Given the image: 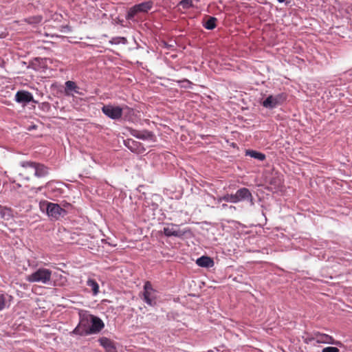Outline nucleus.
Wrapping results in <instances>:
<instances>
[{
  "instance_id": "nucleus-1",
  "label": "nucleus",
  "mask_w": 352,
  "mask_h": 352,
  "mask_svg": "<svg viewBox=\"0 0 352 352\" xmlns=\"http://www.w3.org/2000/svg\"><path fill=\"white\" fill-rule=\"evenodd\" d=\"M48 174V168L45 165L34 162H21L19 176L21 179L29 181L32 177H43Z\"/></svg>"
},
{
  "instance_id": "nucleus-2",
  "label": "nucleus",
  "mask_w": 352,
  "mask_h": 352,
  "mask_svg": "<svg viewBox=\"0 0 352 352\" xmlns=\"http://www.w3.org/2000/svg\"><path fill=\"white\" fill-rule=\"evenodd\" d=\"M52 277V271L46 268H38L32 274L27 276L26 280L30 283L48 284Z\"/></svg>"
},
{
  "instance_id": "nucleus-3",
  "label": "nucleus",
  "mask_w": 352,
  "mask_h": 352,
  "mask_svg": "<svg viewBox=\"0 0 352 352\" xmlns=\"http://www.w3.org/2000/svg\"><path fill=\"white\" fill-rule=\"evenodd\" d=\"M41 208L42 210L45 209L48 216L54 219H58L60 216H64L66 213V211L58 204L48 201L41 203Z\"/></svg>"
},
{
  "instance_id": "nucleus-4",
  "label": "nucleus",
  "mask_w": 352,
  "mask_h": 352,
  "mask_svg": "<svg viewBox=\"0 0 352 352\" xmlns=\"http://www.w3.org/2000/svg\"><path fill=\"white\" fill-rule=\"evenodd\" d=\"M102 112L111 119L118 120L122 116L123 109L119 106L115 107L111 104H107L102 107Z\"/></svg>"
},
{
  "instance_id": "nucleus-5",
  "label": "nucleus",
  "mask_w": 352,
  "mask_h": 352,
  "mask_svg": "<svg viewBox=\"0 0 352 352\" xmlns=\"http://www.w3.org/2000/svg\"><path fill=\"white\" fill-rule=\"evenodd\" d=\"M143 296L144 301L148 305L153 306L155 304V291L149 281L146 282L144 285Z\"/></svg>"
},
{
  "instance_id": "nucleus-6",
  "label": "nucleus",
  "mask_w": 352,
  "mask_h": 352,
  "mask_svg": "<svg viewBox=\"0 0 352 352\" xmlns=\"http://www.w3.org/2000/svg\"><path fill=\"white\" fill-rule=\"evenodd\" d=\"M285 100L283 94H278L276 96H269L263 102V106L268 109H274L282 104Z\"/></svg>"
},
{
  "instance_id": "nucleus-7",
  "label": "nucleus",
  "mask_w": 352,
  "mask_h": 352,
  "mask_svg": "<svg viewBox=\"0 0 352 352\" xmlns=\"http://www.w3.org/2000/svg\"><path fill=\"white\" fill-rule=\"evenodd\" d=\"M90 322L88 318H82L78 325L74 329L73 333L80 336L89 335L91 329Z\"/></svg>"
},
{
  "instance_id": "nucleus-8",
  "label": "nucleus",
  "mask_w": 352,
  "mask_h": 352,
  "mask_svg": "<svg viewBox=\"0 0 352 352\" xmlns=\"http://www.w3.org/2000/svg\"><path fill=\"white\" fill-rule=\"evenodd\" d=\"M234 197H236L235 198L236 203L247 200V201H250L252 204H253V201H252L253 198H252V193L250 192L249 189H248L246 188H242L239 189L234 194Z\"/></svg>"
},
{
  "instance_id": "nucleus-9",
  "label": "nucleus",
  "mask_w": 352,
  "mask_h": 352,
  "mask_svg": "<svg viewBox=\"0 0 352 352\" xmlns=\"http://www.w3.org/2000/svg\"><path fill=\"white\" fill-rule=\"evenodd\" d=\"M164 234L166 236L182 237L184 234V232L179 230V226L173 223L168 224L164 228Z\"/></svg>"
},
{
  "instance_id": "nucleus-10",
  "label": "nucleus",
  "mask_w": 352,
  "mask_h": 352,
  "mask_svg": "<svg viewBox=\"0 0 352 352\" xmlns=\"http://www.w3.org/2000/svg\"><path fill=\"white\" fill-rule=\"evenodd\" d=\"M124 144L129 150L133 153L141 154L146 151L142 143L131 139H128L126 140Z\"/></svg>"
},
{
  "instance_id": "nucleus-11",
  "label": "nucleus",
  "mask_w": 352,
  "mask_h": 352,
  "mask_svg": "<svg viewBox=\"0 0 352 352\" xmlns=\"http://www.w3.org/2000/svg\"><path fill=\"white\" fill-rule=\"evenodd\" d=\"M315 333V341L317 343L321 344H338V342H335L334 339L332 336L322 333L319 331H314Z\"/></svg>"
},
{
  "instance_id": "nucleus-12",
  "label": "nucleus",
  "mask_w": 352,
  "mask_h": 352,
  "mask_svg": "<svg viewBox=\"0 0 352 352\" xmlns=\"http://www.w3.org/2000/svg\"><path fill=\"white\" fill-rule=\"evenodd\" d=\"M91 322V329L89 334L100 331L104 327V323L101 319L94 316H89Z\"/></svg>"
},
{
  "instance_id": "nucleus-13",
  "label": "nucleus",
  "mask_w": 352,
  "mask_h": 352,
  "mask_svg": "<svg viewBox=\"0 0 352 352\" xmlns=\"http://www.w3.org/2000/svg\"><path fill=\"white\" fill-rule=\"evenodd\" d=\"M131 134L138 139L144 140H149L154 141L155 138V135L152 132L146 130L138 131L133 129L131 132Z\"/></svg>"
},
{
  "instance_id": "nucleus-14",
  "label": "nucleus",
  "mask_w": 352,
  "mask_h": 352,
  "mask_svg": "<svg viewBox=\"0 0 352 352\" xmlns=\"http://www.w3.org/2000/svg\"><path fill=\"white\" fill-rule=\"evenodd\" d=\"M15 100L17 102H30L33 100V96L31 93L27 91H19L15 95Z\"/></svg>"
},
{
  "instance_id": "nucleus-15",
  "label": "nucleus",
  "mask_w": 352,
  "mask_h": 352,
  "mask_svg": "<svg viewBox=\"0 0 352 352\" xmlns=\"http://www.w3.org/2000/svg\"><path fill=\"white\" fill-rule=\"evenodd\" d=\"M99 342L102 346L107 352H116V348L114 342L110 339L102 337L99 339Z\"/></svg>"
},
{
  "instance_id": "nucleus-16",
  "label": "nucleus",
  "mask_w": 352,
  "mask_h": 352,
  "mask_svg": "<svg viewBox=\"0 0 352 352\" xmlns=\"http://www.w3.org/2000/svg\"><path fill=\"white\" fill-rule=\"evenodd\" d=\"M196 263L202 267H212L214 265V261L209 256H202L197 260Z\"/></svg>"
},
{
  "instance_id": "nucleus-17",
  "label": "nucleus",
  "mask_w": 352,
  "mask_h": 352,
  "mask_svg": "<svg viewBox=\"0 0 352 352\" xmlns=\"http://www.w3.org/2000/svg\"><path fill=\"white\" fill-rule=\"evenodd\" d=\"M79 87L74 81L68 80L65 82V93L67 95H70L72 91L76 94H79Z\"/></svg>"
},
{
  "instance_id": "nucleus-18",
  "label": "nucleus",
  "mask_w": 352,
  "mask_h": 352,
  "mask_svg": "<svg viewBox=\"0 0 352 352\" xmlns=\"http://www.w3.org/2000/svg\"><path fill=\"white\" fill-rule=\"evenodd\" d=\"M87 285L89 287H91L92 294L94 296L98 295L99 293V285L96 282V280L92 278H89L87 281Z\"/></svg>"
},
{
  "instance_id": "nucleus-19",
  "label": "nucleus",
  "mask_w": 352,
  "mask_h": 352,
  "mask_svg": "<svg viewBox=\"0 0 352 352\" xmlns=\"http://www.w3.org/2000/svg\"><path fill=\"white\" fill-rule=\"evenodd\" d=\"M245 155L254 159H257L260 161H263L265 159V154L254 150H247L245 151Z\"/></svg>"
},
{
  "instance_id": "nucleus-20",
  "label": "nucleus",
  "mask_w": 352,
  "mask_h": 352,
  "mask_svg": "<svg viewBox=\"0 0 352 352\" xmlns=\"http://www.w3.org/2000/svg\"><path fill=\"white\" fill-rule=\"evenodd\" d=\"M152 5L153 4L151 1H146L135 5V6L138 12H146L151 9Z\"/></svg>"
},
{
  "instance_id": "nucleus-21",
  "label": "nucleus",
  "mask_w": 352,
  "mask_h": 352,
  "mask_svg": "<svg viewBox=\"0 0 352 352\" xmlns=\"http://www.w3.org/2000/svg\"><path fill=\"white\" fill-rule=\"evenodd\" d=\"M217 19L213 16H209L208 19L204 23V27L207 30H213L216 27Z\"/></svg>"
},
{
  "instance_id": "nucleus-22",
  "label": "nucleus",
  "mask_w": 352,
  "mask_h": 352,
  "mask_svg": "<svg viewBox=\"0 0 352 352\" xmlns=\"http://www.w3.org/2000/svg\"><path fill=\"white\" fill-rule=\"evenodd\" d=\"M234 194H226L222 196L223 201L236 204Z\"/></svg>"
},
{
  "instance_id": "nucleus-23",
  "label": "nucleus",
  "mask_w": 352,
  "mask_h": 352,
  "mask_svg": "<svg viewBox=\"0 0 352 352\" xmlns=\"http://www.w3.org/2000/svg\"><path fill=\"white\" fill-rule=\"evenodd\" d=\"M42 21V17L40 16H36L34 17H30L26 19V21L28 23H39Z\"/></svg>"
},
{
  "instance_id": "nucleus-24",
  "label": "nucleus",
  "mask_w": 352,
  "mask_h": 352,
  "mask_svg": "<svg viewBox=\"0 0 352 352\" xmlns=\"http://www.w3.org/2000/svg\"><path fill=\"white\" fill-rule=\"evenodd\" d=\"M270 184L279 187L282 184V179L279 176L274 177L271 179Z\"/></svg>"
},
{
  "instance_id": "nucleus-25",
  "label": "nucleus",
  "mask_w": 352,
  "mask_h": 352,
  "mask_svg": "<svg viewBox=\"0 0 352 352\" xmlns=\"http://www.w3.org/2000/svg\"><path fill=\"white\" fill-rule=\"evenodd\" d=\"M303 341L305 344H310L311 342L315 341V333L308 334L307 337L303 338Z\"/></svg>"
},
{
  "instance_id": "nucleus-26",
  "label": "nucleus",
  "mask_w": 352,
  "mask_h": 352,
  "mask_svg": "<svg viewBox=\"0 0 352 352\" xmlns=\"http://www.w3.org/2000/svg\"><path fill=\"white\" fill-rule=\"evenodd\" d=\"M138 13V11L137 9H135V6H134L129 10L127 14V19H133Z\"/></svg>"
},
{
  "instance_id": "nucleus-27",
  "label": "nucleus",
  "mask_w": 352,
  "mask_h": 352,
  "mask_svg": "<svg viewBox=\"0 0 352 352\" xmlns=\"http://www.w3.org/2000/svg\"><path fill=\"white\" fill-rule=\"evenodd\" d=\"M6 302V296L3 294H0V311H2L5 308Z\"/></svg>"
},
{
  "instance_id": "nucleus-28",
  "label": "nucleus",
  "mask_w": 352,
  "mask_h": 352,
  "mask_svg": "<svg viewBox=\"0 0 352 352\" xmlns=\"http://www.w3.org/2000/svg\"><path fill=\"white\" fill-rule=\"evenodd\" d=\"M322 352H340V350L337 347L327 346L324 348Z\"/></svg>"
},
{
  "instance_id": "nucleus-29",
  "label": "nucleus",
  "mask_w": 352,
  "mask_h": 352,
  "mask_svg": "<svg viewBox=\"0 0 352 352\" xmlns=\"http://www.w3.org/2000/svg\"><path fill=\"white\" fill-rule=\"evenodd\" d=\"M180 4L184 7V8H190L192 6V0H182L181 2H180Z\"/></svg>"
},
{
  "instance_id": "nucleus-30",
  "label": "nucleus",
  "mask_w": 352,
  "mask_h": 352,
  "mask_svg": "<svg viewBox=\"0 0 352 352\" xmlns=\"http://www.w3.org/2000/svg\"><path fill=\"white\" fill-rule=\"evenodd\" d=\"M8 210L0 205V216L1 218L4 219Z\"/></svg>"
},
{
  "instance_id": "nucleus-31",
  "label": "nucleus",
  "mask_w": 352,
  "mask_h": 352,
  "mask_svg": "<svg viewBox=\"0 0 352 352\" xmlns=\"http://www.w3.org/2000/svg\"><path fill=\"white\" fill-rule=\"evenodd\" d=\"M180 82H185V83L188 84V85H184V87H190V85H192V82L190 80H187V79H184V80H182Z\"/></svg>"
},
{
  "instance_id": "nucleus-32",
  "label": "nucleus",
  "mask_w": 352,
  "mask_h": 352,
  "mask_svg": "<svg viewBox=\"0 0 352 352\" xmlns=\"http://www.w3.org/2000/svg\"><path fill=\"white\" fill-rule=\"evenodd\" d=\"M215 200H217V202L218 204L221 203L222 201H223V199H222V197H217V199H215Z\"/></svg>"
},
{
  "instance_id": "nucleus-33",
  "label": "nucleus",
  "mask_w": 352,
  "mask_h": 352,
  "mask_svg": "<svg viewBox=\"0 0 352 352\" xmlns=\"http://www.w3.org/2000/svg\"><path fill=\"white\" fill-rule=\"evenodd\" d=\"M227 207H228V205L226 204H222V208H226Z\"/></svg>"
},
{
  "instance_id": "nucleus-34",
  "label": "nucleus",
  "mask_w": 352,
  "mask_h": 352,
  "mask_svg": "<svg viewBox=\"0 0 352 352\" xmlns=\"http://www.w3.org/2000/svg\"><path fill=\"white\" fill-rule=\"evenodd\" d=\"M277 1H278V2H280V3H283V2H284L285 0H277Z\"/></svg>"
}]
</instances>
